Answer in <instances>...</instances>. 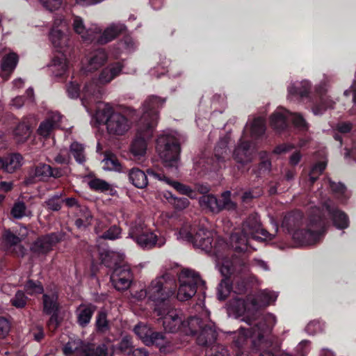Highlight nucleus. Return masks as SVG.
<instances>
[{"label": "nucleus", "instance_id": "0e129e2a", "mask_svg": "<svg viewBox=\"0 0 356 356\" xmlns=\"http://www.w3.org/2000/svg\"><path fill=\"white\" fill-rule=\"evenodd\" d=\"M328 181L332 191L337 196V197L341 198V195L346 193V188L344 185L341 183H334L330 179Z\"/></svg>", "mask_w": 356, "mask_h": 356}, {"label": "nucleus", "instance_id": "dca6fc26", "mask_svg": "<svg viewBox=\"0 0 356 356\" xmlns=\"http://www.w3.org/2000/svg\"><path fill=\"white\" fill-rule=\"evenodd\" d=\"M108 58V54L105 49H95L88 55L82 70L84 72L96 71L107 62Z\"/></svg>", "mask_w": 356, "mask_h": 356}, {"label": "nucleus", "instance_id": "a18cd8bd", "mask_svg": "<svg viewBox=\"0 0 356 356\" xmlns=\"http://www.w3.org/2000/svg\"><path fill=\"white\" fill-rule=\"evenodd\" d=\"M103 169L108 171H117L120 172L122 170L121 164L119 161L113 156L106 157L102 161Z\"/></svg>", "mask_w": 356, "mask_h": 356}, {"label": "nucleus", "instance_id": "aec40b11", "mask_svg": "<svg viewBox=\"0 0 356 356\" xmlns=\"http://www.w3.org/2000/svg\"><path fill=\"white\" fill-rule=\"evenodd\" d=\"M323 204L332 218L334 225L337 229H343L349 226V220L347 215L343 211L336 208L330 200L324 202Z\"/></svg>", "mask_w": 356, "mask_h": 356}, {"label": "nucleus", "instance_id": "f257e3e1", "mask_svg": "<svg viewBox=\"0 0 356 356\" xmlns=\"http://www.w3.org/2000/svg\"><path fill=\"white\" fill-rule=\"evenodd\" d=\"M277 298L276 293L265 289L246 300L236 298L229 302V311L236 317L241 316L242 321L249 325L248 328H240V337L236 341L237 344L248 337L252 338L254 343L257 341L261 342L270 333L277 323L276 316L270 313L262 314L260 310L274 302Z\"/></svg>", "mask_w": 356, "mask_h": 356}, {"label": "nucleus", "instance_id": "7c9ffc66", "mask_svg": "<svg viewBox=\"0 0 356 356\" xmlns=\"http://www.w3.org/2000/svg\"><path fill=\"white\" fill-rule=\"evenodd\" d=\"M249 126L250 136L253 138H259L265 133V120L262 118H255L252 121L248 122L246 124L245 130H247Z\"/></svg>", "mask_w": 356, "mask_h": 356}, {"label": "nucleus", "instance_id": "f3484780", "mask_svg": "<svg viewBox=\"0 0 356 356\" xmlns=\"http://www.w3.org/2000/svg\"><path fill=\"white\" fill-rule=\"evenodd\" d=\"M232 156L234 160L241 165H245L252 161L253 149L250 147V142L245 140L243 136L236 145Z\"/></svg>", "mask_w": 356, "mask_h": 356}, {"label": "nucleus", "instance_id": "09e8293b", "mask_svg": "<svg viewBox=\"0 0 356 356\" xmlns=\"http://www.w3.org/2000/svg\"><path fill=\"white\" fill-rule=\"evenodd\" d=\"M134 330L136 334L143 341L144 343L149 341L147 339L152 330L147 325L143 323H138L135 326Z\"/></svg>", "mask_w": 356, "mask_h": 356}, {"label": "nucleus", "instance_id": "8fccbe9b", "mask_svg": "<svg viewBox=\"0 0 356 356\" xmlns=\"http://www.w3.org/2000/svg\"><path fill=\"white\" fill-rule=\"evenodd\" d=\"M231 292L229 280L227 278L223 279L218 287V298L219 300H225Z\"/></svg>", "mask_w": 356, "mask_h": 356}, {"label": "nucleus", "instance_id": "f03ea898", "mask_svg": "<svg viewBox=\"0 0 356 356\" xmlns=\"http://www.w3.org/2000/svg\"><path fill=\"white\" fill-rule=\"evenodd\" d=\"M165 102V99L156 96L148 97L142 105V115L138 123L137 137L133 141L130 151L135 159L140 160L147 150L146 140L151 138L159 119L158 110Z\"/></svg>", "mask_w": 356, "mask_h": 356}, {"label": "nucleus", "instance_id": "052dcab7", "mask_svg": "<svg viewBox=\"0 0 356 356\" xmlns=\"http://www.w3.org/2000/svg\"><path fill=\"white\" fill-rule=\"evenodd\" d=\"M310 350L309 341L307 340H302L296 347V353L298 356H307Z\"/></svg>", "mask_w": 356, "mask_h": 356}, {"label": "nucleus", "instance_id": "cd10ccee", "mask_svg": "<svg viewBox=\"0 0 356 356\" xmlns=\"http://www.w3.org/2000/svg\"><path fill=\"white\" fill-rule=\"evenodd\" d=\"M17 63L18 56L15 53H10L3 57L1 65L2 71L1 76L4 80L8 79L10 74L16 67Z\"/></svg>", "mask_w": 356, "mask_h": 356}, {"label": "nucleus", "instance_id": "39448f33", "mask_svg": "<svg viewBox=\"0 0 356 356\" xmlns=\"http://www.w3.org/2000/svg\"><path fill=\"white\" fill-rule=\"evenodd\" d=\"M156 149L168 173L177 175L180 153V135L173 130L163 131L156 140Z\"/></svg>", "mask_w": 356, "mask_h": 356}, {"label": "nucleus", "instance_id": "e2e57ef3", "mask_svg": "<svg viewBox=\"0 0 356 356\" xmlns=\"http://www.w3.org/2000/svg\"><path fill=\"white\" fill-rule=\"evenodd\" d=\"M10 330V323L5 318H0V339L6 338Z\"/></svg>", "mask_w": 356, "mask_h": 356}, {"label": "nucleus", "instance_id": "9d476101", "mask_svg": "<svg viewBox=\"0 0 356 356\" xmlns=\"http://www.w3.org/2000/svg\"><path fill=\"white\" fill-rule=\"evenodd\" d=\"M149 300L154 302L155 308L167 305L165 302L174 294L173 280L169 274H164L154 279L147 286Z\"/></svg>", "mask_w": 356, "mask_h": 356}, {"label": "nucleus", "instance_id": "473e14b6", "mask_svg": "<svg viewBox=\"0 0 356 356\" xmlns=\"http://www.w3.org/2000/svg\"><path fill=\"white\" fill-rule=\"evenodd\" d=\"M75 225L79 229L86 228L89 226L92 220V216L88 209L86 207H78Z\"/></svg>", "mask_w": 356, "mask_h": 356}, {"label": "nucleus", "instance_id": "6e6d98bb", "mask_svg": "<svg viewBox=\"0 0 356 356\" xmlns=\"http://www.w3.org/2000/svg\"><path fill=\"white\" fill-rule=\"evenodd\" d=\"M326 163L319 162L314 165L309 173V179L312 183H314L318 178V177L323 172L325 169Z\"/></svg>", "mask_w": 356, "mask_h": 356}, {"label": "nucleus", "instance_id": "4d7b16f0", "mask_svg": "<svg viewBox=\"0 0 356 356\" xmlns=\"http://www.w3.org/2000/svg\"><path fill=\"white\" fill-rule=\"evenodd\" d=\"M334 104V102L330 99H322L321 105H317L313 108V113L316 115H321L327 108H332Z\"/></svg>", "mask_w": 356, "mask_h": 356}, {"label": "nucleus", "instance_id": "49530a36", "mask_svg": "<svg viewBox=\"0 0 356 356\" xmlns=\"http://www.w3.org/2000/svg\"><path fill=\"white\" fill-rule=\"evenodd\" d=\"M24 289L30 296L40 294L43 292V286L41 283L32 280H29L26 282L24 285Z\"/></svg>", "mask_w": 356, "mask_h": 356}, {"label": "nucleus", "instance_id": "a878e982", "mask_svg": "<svg viewBox=\"0 0 356 356\" xmlns=\"http://www.w3.org/2000/svg\"><path fill=\"white\" fill-rule=\"evenodd\" d=\"M149 342H145L147 346L155 345L159 348V350L163 353H170L172 351L173 348L163 333L152 331L149 336Z\"/></svg>", "mask_w": 356, "mask_h": 356}, {"label": "nucleus", "instance_id": "c756f323", "mask_svg": "<svg viewBox=\"0 0 356 356\" xmlns=\"http://www.w3.org/2000/svg\"><path fill=\"white\" fill-rule=\"evenodd\" d=\"M95 309V306L92 305H79L76 309V313L78 323L81 326L84 327L90 323Z\"/></svg>", "mask_w": 356, "mask_h": 356}, {"label": "nucleus", "instance_id": "58836bf2", "mask_svg": "<svg viewBox=\"0 0 356 356\" xmlns=\"http://www.w3.org/2000/svg\"><path fill=\"white\" fill-rule=\"evenodd\" d=\"M51 166L45 163H39L31 168V172L34 177L40 180H44L51 177Z\"/></svg>", "mask_w": 356, "mask_h": 356}, {"label": "nucleus", "instance_id": "5fc2aeb1", "mask_svg": "<svg viewBox=\"0 0 356 356\" xmlns=\"http://www.w3.org/2000/svg\"><path fill=\"white\" fill-rule=\"evenodd\" d=\"M207 356H229L227 350L221 345H214L207 350Z\"/></svg>", "mask_w": 356, "mask_h": 356}, {"label": "nucleus", "instance_id": "5701e85b", "mask_svg": "<svg viewBox=\"0 0 356 356\" xmlns=\"http://www.w3.org/2000/svg\"><path fill=\"white\" fill-rule=\"evenodd\" d=\"M213 239L212 232L201 228L195 232L193 245L196 248L209 252L212 248Z\"/></svg>", "mask_w": 356, "mask_h": 356}, {"label": "nucleus", "instance_id": "9b49d317", "mask_svg": "<svg viewBox=\"0 0 356 356\" xmlns=\"http://www.w3.org/2000/svg\"><path fill=\"white\" fill-rule=\"evenodd\" d=\"M178 279L179 286L177 298L181 301L191 298L196 293L197 286L204 284L198 273L188 268L183 269L179 273Z\"/></svg>", "mask_w": 356, "mask_h": 356}, {"label": "nucleus", "instance_id": "393cba45", "mask_svg": "<svg viewBox=\"0 0 356 356\" xmlns=\"http://www.w3.org/2000/svg\"><path fill=\"white\" fill-rule=\"evenodd\" d=\"M60 119V113L57 112L49 113L47 119L40 123L38 129V134L43 137L49 136L52 130L58 126Z\"/></svg>", "mask_w": 356, "mask_h": 356}, {"label": "nucleus", "instance_id": "4be33fe9", "mask_svg": "<svg viewBox=\"0 0 356 356\" xmlns=\"http://www.w3.org/2000/svg\"><path fill=\"white\" fill-rule=\"evenodd\" d=\"M288 118H290V111L283 107H277L270 117V125L277 132L282 131L288 126Z\"/></svg>", "mask_w": 356, "mask_h": 356}, {"label": "nucleus", "instance_id": "ea45409f", "mask_svg": "<svg viewBox=\"0 0 356 356\" xmlns=\"http://www.w3.org/2000/svg\"><path fill=\"white\" fill-rule=\"evenodd\" d=\"M30 127L24 122L19 123L14 132L15 138L17 143H24L30 136Z\"/></svg>", "mask_w": 356, "mask_h": 356}, {"label": "nucleus", "instance_id": "ddd939ff", "mask_svg": "<svg viewBox=\"0 0 356 356\" xmlns=\"http://www.w3.org/2000/svg\"><path fill=\"white\" fill-rule=\"evenodd\" d=\"M199 330L197 337V343L200 346H209L212 345L217 338V332L216 326L211 321H205L203 323L199 318V325L196 327L195 332L192 334L194 335Z\"/></svg>", "mask_w": 356, "mask_h": 356}, {"label": "nucleus", "instance_id": "6ab92c4d", "mask_svg": "<svg viewBox=\"0 0 356 356\" xmlns=\"http://www.w3.org/2000/svg\"><path fill=\"white\" fill-rule=\"evenodd\" d=\"M125 31L126 26L124 24L120 22L112 23L97 35L95 41L101 44H106L115 39Z\"/></svg>", "mask_w": 356, "mask_h": 356}, {"label": "nucleus", "instance_id": "20e7f679", "mask_svg": "<svg viewBox=\"0 0 356 356\" xmlns=\"http://www.w3.org/2000/svg\"><path fill=\"white\" fill-rule=\"evenodd\" d=\"M274 235L264 229L257 214L250 215L243 223L241 228L235 230L230 236L232 248L236 252H245L248 250L250 238L261 241H270Z\"/></svg>", "mask_w": 356, "mask_h": 356}, {"label": "nucleus", "instance_id": "72a5a7b5", "mask_svg": "<svg viewBox=\"0 0 356 356\" xmlns=\"http://www.w3.org/2000/svg\"><path fill=\"white\" fill-rule=\"evenodd\" d=\"M49 67L55 76H62L67 67L66 58L63 55L54 57Z\"/></svg>", "mask_w": 356, "mask_h": 356}, {"label": "nucleus", "instance_id": "3c124183", "mask_svg": "<svg viewBox=\"0 0 356 356\" xmlns=\"http://www.w3.org/2000/svg\"><path fill=\"white\" fill-rule=\"evenodd\" d=\"M27 300L28 298L24 293L22 291H18L11 298L10 302L16 308H23L26 305Z\"/></svg>", "mask_w": 356, "mask_h": 356}, {"label": "nucleus", "instance_id": "f704fd0d", "mask_svg": "<svg viewBox=\"0 0 356 356\" xmlns=\"http://www.w3.org/2000/svg\"><path fill=\"white\" fill-rule=\"evenodd\" d=\"M229 136H225L220 138L215 148V156L218 163H224L228 156V144Z\"/></svg>", "mask_w": 356, "mask_h": 356}, {"label": "nucleus", "instance_id": "bb28decb", "mask_svg": "<svg viewBox=\"0 0 356 356\" xmlns=\"http://www.w3.org/2000/svg\"><path fill=\"white\" fill-rule=\"evenodd\" d=\"M310 88L311 84L307 80L291 83L287 88L288 98H292L293 96L306 97Z\"/></svg>", "mask_w": 356, "mask_h": 356}, {"label": "nucleus", "instance_id": "4c0bfd02", "mask_svg": "<svg viewBox=\"0 0 356 356\" xmlns=\"http://www.w3.org/2000/svg\"><path fill=\"white\" fill-rule=\"evenodd\" d=\"M11 214L14 218L21 219L24 216H31V211L28 209L24 202L17 201L11 209Z\"/></svg>", "mask_w": 356, "mask_h": 356}, {"label": "nucleus", "instance_id": "a19ab883", "mask_svg": "<svg viewBox=\"0 0 356 356\" xmlns=\"http://www.w3.org/2000/svg\"><path fill=\"white\" fill-rule=\"evenodd\" d=\"M165 197L168 201L173 205V207L178 210H182L186 209L188 204L189 201L185 197H175L170 192L167 191L165 194Z\"/></svg>", "mask_w": 356, "mask_h": 356}, {"label": "nucleus", "instance_id": "37998d69", "mask_svg": "<svg viewBox=\"0 0 356 356\" xmlns=\"http://www.w3.org/2000/svg\"><path fill=\"white\" fill-rule=\"evenodd\" d=\"M70 153L77 163L81 164L85 162L84 147L81 144L76 142L72 143L70 145Z\"/></svg>", "mask_w": 356, "mask_h": 356}, {"label": "nucleus", "instance_id": "423d86ee", "mask_svg": "<svg viewBox=\"0 0 356 356\" xmlns=\"http://www.w3.org/2000/svg\"><path fill=\"white\" fill-rule=\"evenodd\" d=\"M123 68L124 65L121 62L111 63L101 71L97 81H92L85 85L82 91L81 102L88 112V104L96 102L104 94L103 89L99 85L111 83L122 73Z\"/></svg>", "mask_w": 356, "mask_h": 356}, {"label": "nucleus", "instance_id": "4468645a", "mask_svg": "<svg viewBox=\"0 0 356 356\" xmlns=\"http://www.w3.org/2000/svg\"><path fill=\"white\" fill-rule=\"evenodd\" d=\"M134 279L129 266L124 265L116 267L111 275L113 286L118 291L127 290Z\"/></svg>", "mask_w": 356, "mask_h": 356}, {"label": "nucleus", "instance_id": "69168bd1", "mask_svg": "<svg viewBox=\"0 0 356 356\" xmlns=\"http://www.w3.org/2000/svg\"><path fill=\"white\" fill-rule=\"evenodd\" d=\"M67 28V23L63 15H56L54 17L51 29H62L65 31Z\"/></svg>", "mask_w": 356, "mask_h": 356}, {"label": "nucleus", "instance_id": "b1692460", "mask_svg": "<svg viewBox=\"0 0 356 356\" xmlns=\"http://www.w3.org/2000/svg\"><path fill=\"white\" fill-rule=\"evenodd\" d=\"M147 173L149 175L152 176L159 180L164 181L166 184L172 186L179 193L186 195L191 198L195 197V191L189 186L182 184L178 181H172L170 179L168 178L165 175L156 173L154 172L152 170H148Z\"/></svg>", "mask_w": 356, "mask_h": 356}, {"label": "nucleus", "instance_id": "338daca9", "mask_svg": "<svg viewBox=\"0 0 356 356\" xmlns=\"http://www.w3.org/2000/svg\"><path fill=\"white\" fill-rule=\"evenodd\" d=\"M67 92L69 97L77 98L79 96V86L74 82H71L67 86Z\"/></svg>", "mask_w": 356, "mask_h": 356}, {"label": "nucleus", "instance_id": "c9c22d12", "mask_svg": "<svg viewBox=\"0 0 356 356\" xmlns=\"http://www.w3.org/2000/svg\"><path fill=\"white\" fill-rule=\"evenodd\" d=\"M195 232V229L192 227V226L189 223L184 224L178 231L177 234V238L179 241L191 243L193 244L195 235L193 233Z\"/></svg>", "mask_w": 356, "mask_h": 356}, {"label": "nucleus", "instance_id": "864d4df0", "mask_svg": "<svg viewBox=\"0 0 356 356\" xmlns=\"http://www.w3.org/2000/svg\"><path fill=\"white\" fill-rule=\"evenodd\" d=\"M96 326L98 331L105 332L108 329L106 314L104 311L98 313L96 318Z\"/></svg>", "mask_w": 356, "mask_h": 356}, {"label": "nucleus", "instance_id": "13d9d810", "mask_svg": "<svg viewBox=\"0 0 356 356\" xmlns=\"http://www.w3.org/2000/svg\"><path fill=\"white\" fill-rule=\"evenodd\" d=\"M63 0H39L40 4L46 10L54 11L59 9L63 4Z\"/></svg>", "mask_w": 356, "mask_h": 356}, {"label": "nucleus", "instance_id": "7ed1b4c3", "mask_svg": "<svg viewBox=\"0 0 356 356\" xmlns=\"http://www.w3.org/2000/svg\"><path fill=\"white\" fill-rule=\"evenodd\" d=\"M303 215L300 211L286 214L282 222V228L290 234L293 240L300 245H312L317 243L323 234V223L321 216H311L309 222L303 227Z\"/></svg>", "mask_w": 356, "mask_h": 356}, {"label": "nucleus", "instance_id": "e433bc0d", "mask_svg": "<svg viewBox=\"0 0 356 356\" xmlns=\"http://www.w3.org/2000/svg\"><path fill=\"white\" fill-rule=\"evenodd\" d=\"M49 40L54 47L61 48L66 44L67 36L64 33V30L51 29L49 32Z\"/></svg>", "mask_w": 356, "mask_h": 356}, {"label": "nucleus", "instance_id": "680f3d73", "mask_svg": "<svg viewBox=\"0 0 356 356\" xmlns=\"http://www.w3.org/2000/svg\"><path fill=\"white\" fill-rule=\"evenodd\" d=\"M119 45H120L125 51L128 52L134 51L137 47L136 42L132 38L129 36L124 37V39L119 43Z\"/></svg>", "mask_w": 356, "mask_h": 356}, {"label": "nucleus", "instance_id": "6e6552de", "mask_svg": "<svg viewBox=\"0 0 356 356\" xmlns=\"http://www.w3.org/2000/svg\"><path fill=\"white\" fill-rule=\"evenodd\" d=\"M124 218L126 224L129 226L128 237L132 238L140 248L151 250L165 244V237L161 234L156 235L147 229L141 217L136 216L134 220H129L128 217L124 214Z\"/></svg>", "mask_w": 356, "mask_h": 356}, {"label": "nucleus", "instance_id": "bf43d9fd", "mask_svg": "<svg viewBox=\"0 0 356 356\" xmlns=\"http://www.w3.org/2000/svg\"><path fill=\"white\" fill-rule=\"evenodd\" d=\"M121 234V229L115 225L110 227L102 235V238L108 240H115L118 238Z\"/></svg>", "mask_w": 356, "mask_h": 356}, {"label": "nucleus", "instance_id": "2f4dec72", "mask_svg": "<svg viewBox=\"0 0 356 356\" xmlns=\"http://www.w3.org/2000/svg\"><path fill=\"white\" fill-rule=\"evenodd\" d=\"M129 179L134 186L138 188H143L148 184L147 175L138 168H132L129 171Z\"/></svg>", "mask_w": 356, "mask_h": 356}, {"label": "nucleus", "instance_id": "79ce46f5", "mask_svg": "<svg viewBox=\"0 0 356 356\" xmlns=\"http://www.w3.org/2000/svg\"><path fill=\"white\" fill-rule=\"evenodd\" d=\"M57 296L55 294L43 296L44 311L48 314L54 313L57 311Z\"/></svg>", "mask_w": 356, "mask_h": 356}, {"label": "nucleus", "instance_id": "774afa93", "mask_svg": "<svg viewBox=\"0 0 356 356\" xmlns=\"http://www.w3.org/2000/svg\"><path fill=\"white\" fill-rule=\"evenodd\" d=\"M45 204L49 209L54 211H57L61 208V203L56 200V197H50L45 202Z\"/></svg>", "mask_w": 356, "mask_h": 356}, {"label": "nucleus", "instance_id": "f8f14e48", "mask_svg": "<svg viewBox=\"0 0 356 356\" xmlns=\"http://www.w3.org/2000/svg\"><path fill=\"white\" fill-rule=\"evenodd\" d=\"M230 195L229 191H225L219 200L212 195H203L200 199V204L201 207L209 209L212 212H219L223 209L234 210L236 204L230 200Z\"/></svg>", "mask_w": 356, "mask_h": 356}, {"label": "nucleus", "instance_id": "c03bdc74", "mask_svg": "<svg viewBox=\"0 0 356 356\" xmlns=\"http://www.w3.org/2000/svg\"><path fill=\"white\" fill-rule=\"evenodd\" d=\"M290 119L293 126L298 130L307 131L309 129V124L301 114L290 112Z\"/></svg>", "mask_w": 356, "mask_h": 356}, {"label": "nucleus", "instance_id": "de8ad7c7", "mask_svg": "<svg viewBox=\"0 0 356 356\" xmlns=\"http://www.w3.org/2000/svg\"><path fill=\"white\" fill-rule=\"evenodd\" d=\"M88 186L94 191L105 192L111 189V186L104 180L95 178L88 181Z\"/></svg>", "mask_w": 356, "mask_h": 356}, {"label": "nucleus", "instance_id": "c85d7f7f", "mask_svg": "<svg viewBox=\"0 0 356 356\" xmlns=\"http://www.w3.org/2000/svg\"><path fill=\"white\" fill-rule=\"evenodd\" d=\"M23 160L22 156L18 153L9 154L3 159V170L8 173L14 172L22 165Z\"/></svg>", "mask_w": 356, "mask_h": 356}, {"label": "nucleus", "instance_id": "2eb2a0df", "mask_svg": "<svg viewBox=\"0 0 356 356\" xmlns=\"http://www.w3.org/2000/svg\"><path fill=\"white\" fill-rule=\"evenodd\" d=\"M72 26L74 32L86 42L95 41L97 35L102 31V29L97 24H92L86 28L83 19L79 16L73 17Z\"/></svg>", "mask_w": 356, "mask_h": 356}, {"label": "nucleus", "instance_id": "0eeeda50", "mask_svg": "<svg viewBox=\"0 0 356 356\" xmlns=\"http://www.w3.org/2000/svg\"><path fill=\"white\" fill-rule=\"evenodd\" d=\"M155 312L161 316L165 330L169 332H181L190 335L195 332L196 327L199 325V318L192 316L184 320L181 312L168 305L155 308Z\"/></svg>", "mask_w": 356, "mask_h": 356}, {"label": "nucleus", "instance_id": "412c9836", "mask_svg": "<svg viewBox=\"0 0 356 356\" xmlns=\"http://www.w3.org/2000/svg\"><path fill=\"white\" fill-rule=\"evenodd\" d=\"M58 241L59 238L56 234H48L35 241L31 250L37 254H44L49 252Z\"/></svg>", "mask_w": 356, "mask_h": 356}, {"label": "nucleus", "instance_id": "603ef678", "mask_svg": "<svg viewBox=\"0 0 356 356\" xmlns=\"http://www.w3.org/2000/svg\"><path fill=\"white\" fill-rule=\"evenodd\" d=\"M3 241L7 248H11L13 246L18 245L21 239L13 234L10 230L4 232L3 235Z\"/></svg>", "mask_w": 356, "mask_h": 356}, {"label": "nucleus", "instance_id": "a211bd4d", "mask_svg": "<svg viewBox=\"0 0 356 356\" xmlns=\"http://www.w3.org/2000/svg\"><path fill=\"white\" fill-rule=\"evenodd\" d=\"M63 353L66 356L93 355V350L91 347L84 344L79 339H70L64 346Z\"/></svg>", "mask_w": 356, "mask_h": 356}, {"label": "nucleus", "instance_id": "1a4fd4ad", "mask_svg": "<svg viewBox=\"0 0 356 356\" xmlns=\"http://www.w3.org/2000/svg\"><path fill=\"white\" fill-rule=\"evenodd\" d=\"M95 118L98 124L106 126L107 133L113 137L124 135L131 127V122L128 118L121 113L115 111L109 103H105L102 107H99Z\"/></svg>", "mask_w": 356, "mask_h": 356}]
</instances>
